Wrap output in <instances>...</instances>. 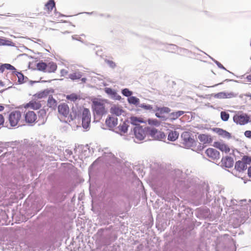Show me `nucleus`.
I'll return each mask as SVG.
<instances>
[{"label":"nucleus","instance_id":"obj_1","mask_svg":"<svg viewBox=\"0 0 251 251\" xmlns=\"http://www.w3.org/2000/svg\"><path fill=\"white\" fill-rule=\"evenodd\" d=\"M92 108L94 114L98 116H102L107 113V110L105 107V100L95 98L92 100Z\"/></svg>","mask_w":251,"mask_h":251},{"label":"nucleus","instance_id":"obj_2","mask_svg":"<svg viewBox=\"0 0 251 251\" xmlns=\"http://www.w3.org/2000/svg\"><path fill=\"white\" fill-rule=\"evenodd\" d=\"M191 136V134L188 131H184L181 134L182 144L184 147L190 148L196 145L197 143Z\"/></svg>","mask_w":251,"mask_h":251},{"label":"nucleus","instance_id":"obj_3","mask_svg":"<svg viewBox=\"0 0 251 251\" xmlns=\"http://www.w3.org/2000/svg\"><path fill=\"white\" fill-rule=\"evenodd\" d=\"M8 121L11 126L20 125L22 121V114L19 111H14L10 113L8 116Z\"/></svg>","mask_w":251,"mask_h":251},{"label":"nucleus","instance_id":"obj_4","mask_svg":"<svg viewBox=\"0 0 251 251\" xmlns=\"http://www.w3.org/2000/svg\"><path fill=\"white\" fill-rule=\"evenodd\" d=\"M233 120L237 125H244L251 121L250 117L246 113L238 112L234 115Z\"/></svg>","mask_w":251,"mask_h":251},{"label":"nucleus","instance_id":"obj_5","mask_svg":"<svg viewBox=\"0 0 251 251\" xmlns=\"http://www.w3.org/2000/svg\"><path fill=\"white\" fill-rule=\"evenodd\" d=\"M82 113V125L83 128L87 129L89 127L91 122V113L88 108H84Z\"/></svg>","mask_w":251,"mask_h":251},{"label":"nucleus","instance_id":"obj_6","mask_svg":"<svg viewBox=\"0 0 251 251\" xmlns=\"http://www.w3.org/2000/svg\"><path fill=\"white\" fill-rule=\"evenodd\" d=\"M166 50L167 51L172 53H177L180 55H182L181 53L187 54L188 52L187 50L178 48L175 45H169L166 47Z\"/></svg>","mask_w":251,"mask_h":251},{"label":"nucleus","instance_id":"obj_7","mask_svg":"<svg viewBox=\"0 0 251 251\" xmlns=\"http://www.w3.org/2000/svg\"><path fill=\"white\" fill-rule=\"evenodd\" d=\"M199 140L202 143V145L199 143L200 146L198 148L200 151L203 149L204 144H210L212 142V139L210 135L206 134H200L198 136Z\"/></svg>","mask_w":251,"mask_h":251},{"label":"nucleus","instance_id":"obj_8","mask_svg":"<svg viewBox=\"0 0 251 251\" xmlns=\"http://www.w3.org/2000/svg\"><path fill=\"white\" fill-rule=\"evenodd\" d=\"M76 117V113L74 111L69 113V107L67 105H64V122H70Z\"/></svg>","mask_w":251,"mask_h":251},{"label":"nucleus","instance_id":"obj_9","mask_svg":"<svg viewBox=\"0 0 251 251\" xmlns=\"http://www.w3.org/2000/svg\"><path fill=\"white\" fill-rule=\"evenodd\" d=\"M213 146L226 153H228L230 151V148L228 145L226 144L223 141L215 142Z\"/></svg>","mask_w":251,"mask_h":251},{"label":"nucleus","instance_id":"obj_10","mask_svg":"<svg viewBox=\"0 0 251 251\" xmlns=\"http://www.w3.org/2000/svg\"><path fill=\"white\" fill-rule=\"evenodd\" d=\"M149 134L155 140H162L165 137V135L164 132L158 131L155 128H151L149 131Z\"/></svg>","mask_w":251,"mask_h":251},{"label":"nucleus","instance_id":"obj_11","mask_svg":"<svg viewBox=\"0 0 251 251\" xmlns=\"http://www.w3.org/2000/svg\"><path fill=\"white\" fill-rule=\"evenodd\" d=\"M205 154L210 159L215 160L220 158V152L216 149L209 148L205 151Z\"/></svg>","mask_w":251,"mask_h":251},{"label":"nucleus","instance_id":"obj_12","mask_svg":"<svg viewBox=\"0 0 251 251\" xmlns=\"http://www.w3.org/2000/svg\"><path fill=\"white\" fill-rule=\"evenodd\" d=\"M23 106L25 108H31L33 110H38L41 107V104L39 101L32 100L28 103L24 104Z\"/></svg>","mask_w":251,"mask_h":251},{"label":"nucleus","instance_id":"obj_13","mask_svg":"<svg viewBox=\"0 0 251 251\" xmlns=\"http://www.w3.org/2000/svg\"><path fill=\"white\" fill-rule=\"evenodd\" d=\"M134 131L135 137L139 140H143L146 136V132L141 126H136Z\"/></svg>","mask_w":251,"mask_h":251},{"label":"nucleus","instance_id":"obj_14","mask_svg":"<svg viewBox=\"0 0 251 251\" xmlns=\"http://www.w3.org/2000/svg\"><path fill=\"white\" fill-rule=\"evenodd\" d=\"M25 121L29 124L34 123L37 119L36 114L33 111H28L25 115Z\"/></svg>","mask_w":251,"mask_h":251},{"label":"nucleus","instance_id":"obj_15","mask_svg":"<svg viewBox=\"0 0 251 251\" xmlns=\"http://www.w3.org/2000/svg\"><path fill=\"white\" fill-rule=\"evenodd\" d=\"M171 109L167 107H158L156 109L155 116L160 118H164V114L169 113Z\"/></svg>","mask_w":251,"mask_h":251},{"label":"nucleus","instance_id":"obj_16","mask_svg":"<svg viewBox=\"0 0 251 251\" xmlns=\"http://www.w3.org/2000/svg\"><path fill=\"white\" fill-rule=\"evenodd\" d=\"M105 124L108 127L113 128L117 125L118 119L117 118L109 116L106 119Z\"/></svg>","mask_w":251,"mask_h":251},{"label":"nucleus","instance_id":"obj_17","mask_svg":"<svg viewBox=\"0 0 251 251\" xmlns=\"http://www.w3.org/2000/svg\"><path fill=\"white\" fill-rule=\"evenodd\" d=\"M128 126L126 122H124L120 124V125L116 128V132L119 133L120 134H123L126 133L127 131Z\"/></svg>","mask_w":251,"mask_h":251},{"label":"nucleus","instance_id":"obj_18","mask_svg":"<svg viewBox=\"0 0 251 251\" xmlns=\"http://www.w3.org/2000/svg\"><path fill=\"white\" fill-rule=\"evenodd\" d=\"M247 167V165L242 159L237 161L235 164V168L239 172L244 171L246 169Z\"/></svg>","mask_w":251,"mask_h":251},{"label":"nucleus","instance_id":"obj_19","mask_svg":"<svg viewBox=\"0 0 251 251\" xmlns=\"http://www.w3.org/2000/svg\"><path fill=\"white\" fill-rule=\"evenodd\" d=\"M130 122L133 125L136 126H139V125L141 123H144V121L143 119L142 118L132 116L130 118Z\"/></svg>","mask_w":251,"mask_h":251},{"label":"nucleus","instance_id":"obj_20","mask_svg":"<svg viewBox=\"0 0 251 251\" xmlns=\"http://www.w3.org/2000/svg\"><path fill=\"white\" fill-rule=\"evenodd\" d=\"M214 131L219 135L222 136L224 137H230V134L228 132L222 128H216L214 129Z\"/></svg>","mask_w":251,"mask_h":251},{"label":"nucleus","instance_id":"obj_21","mask_svg":"<svg viewBox=\"0 0 251 251\" xmlns=\"http://www.w3.org/2000/svg\"><path fill=\"white\" fill-rule=\"evenodd\" d=\"M222 161L226 167L230 168L233 165V160L230 157L226 156L223 158Z\"/></svg>","mask_w":251,"mask_h":251},{"label":"nucleus","instance_id":"obj_22","mask_svg":"<svg viewBox=\"0 0 251 251\" xmlns=\"http://www.w3.org/2000/svg\"><path fill=\"white\" fill-rule=\"evenodd\" d=\"M110 112L116 116H120L124 113V111L121 108L115 105L111 108Z\"/></svg>","mask_w":251,"mask_h":251},{"label":"nucleus","instance_id":"obj_23","mask_svg":"<svg viewBox=\"0 0 251 251\" xmlns=\"http://www.w3.org/2000/svg\"><path fill=\"white\" fill-rule=\"evenodd\" d=\"M57 69V65L54 62H50L47 64V69L46 70V73H53Z\"/></svg>","mask_w":251,"mask_h":251},{"label":"nucleus","instance_id":"obj_24","mask_svg":"<svg viewBox=\"0 0 251 251\" xmlns=\"http://www.w3.org/2000/svg\"><path fill=\"white\" fill-rule=\"evenodd\" d=\"M47 105L49 107L55 109L57 107V102L52 96H50L48 100Z\"/></svg>","mask_w":251,"mask_h":251},{"label":"nucleus","instance_id":"obj_25","mask_svg":"<svg viewBox=\"0 0 251 251\" xmlns=\"http://www.w3.org/2000/svg\"><path fill=\"white\" fill-rule=\"evenodd\" d=\"M179 136V133L176 131H171L168 134V139L171 141L176 140Z\"/></svg>","mask_w":251,"mask_h":251},{"label":"nucleus","instance_id":"obj_26","mask_svg":"<svg viewBox=\"0 0 251 251\" xmlns=\"http://www.w3.org/2000/svg\"><path fill=\"white\" fill-rule=\"evenodd\" d=\"M66 99L71 101L75 102L78 100H80V96L76 94L72 93L67 95Z\"/></svg>","mask_w":251,"mask_h":251},{"label":"nucleus","instance_id":"obj_27","mask_svg":"<svg viewBox=\"0 0 251 251\" xmlns=\"http://www.w3.org/2000/svg\"><path fill=\"white\" fill-rule=\"evenodd\" d=\"M82 76V74L79 71H76L69 75V78L71 79L74 80L80 79Z\"/></svg>","mask_w":251,"mask_h":251},{"label":"nucleus","instance_id":"obj_28","mask_svg":"<svg viewBox=\"0 0 251 251\" xmlns=\"http://www.w3.org/2000/svg\"><path fill=\"white\" fill-rule=\"evenodd\" d=\"M184 113L183 111H177L171 113L170 115V118L172 120H176Z\"/></svg>","mask_w":251,"mask_h":251},{"label":"nucleus","instance_id":"obj_29","mask_svg":"<svg viewBox=\"0 0 251 251\" xmlns=\"http://www.w3.org/2000/svg\"><path fill=\"white\" fill-rule=\"evenodd\" d=\"M75 150L74 147H73L71 149H67L65 151H66V158L67 160H69L70 161H72V159L74 158V156L73 154V150Z\"/></svg>","mask_w":251,"mask_h":251},{"label":"nucleus","instance_id":"obj_30","mask_svg":"<svg viewBox=\"0 0 251 251\" xmlns=\"http://www.w3.org/2000/svg\"><path fill=\"white\" fill-rule=\"evenodd\" d=\"M55 7L54 1H49L45 5V9L48 12H50Z\"/></svg>","mask_w":251,"mask_h":251},{"label":"nucleus","instance_id":"obj_31","mask_svg":"<svg viewBox=\"0 0 251 251\" xmlns=\"http://www.w3.org/2000/svg\"><path fill=\"white\" fill-rule=\"evenodd\" d=\"M36 67L38 70L46 72V70L47 69V64L41 61L37 64Z\"/></svg>","mask_w":251,"mask_h":251},{"label":"nucleus","instance_id":"obj_32","mask_svg":"<svg viewBox=\"0 0 251 251\" xmlns=\"http://www.w3.org/2000/svg\"><path fill=\"white\" fill-rule=\"evenodd\" d=\"M49 91L48 90H44L36 94L34 96L38 99H41L46 97L49 95Z\"/></svg>","mask_w":251,"mask_h":251},{"label":"nucleus","instance_id":"obj_33","mask_svg":"<svg viewBox=\"0 0 251 251\" xmlns=\"http://www.w3.org/2000/svg\"><path fill=\"white\" fill-rule=\"evenodd\" d=\"M1 66L2 73L4 71V70L5 69L9 70H11V71H14V70H16L15 67L10 64L5 63V64L1 65Z\"/></svg>","mask_w":251,"mask_h":251},{"label":"nucleus","instance_id":"obj_34","mask_svg":"<svg viewBox=\"0 0 251 251\" xmlns=\"http://www.w3.org/2000/svg\"><path fill=\"white\" fill-rule=\"evenodd\" d=\"M128 101L129 103L133 104H138L139 103V99L135 97H130L128 99Z\"/></svg>","mask_w":251,"mask_h":251},{"label":"nucleus","instance_id":"obj_35","mask_svg":"<svg viewBox=\"0 0 251 251\" xmlns=\"http://www.w3.org/2000/svg\"><path fill=\"white\" fill-rule=\"evenodd\" d=\"M221 118L224 121H227L229 119V114L225 111L221 112Z\"/></svg>","mask_w":251,"mask_h":251},{"label":"nucleus","instance_id":"obj_36","mask_svg":"<svg viewBox=\"0 0 251 251\" xmlns=\"http://www.w3.org/2000/svg\"><path fill=\"white\" fill-rule=\"evenodd\" d=\"M242 159L243 160V161L245 162L246 165L250 164L251 163V156H249L247 155H244Z\"/></svg>","mask_w":251,"mask_h":251},{"label":"nucleus","instance_id":"obj_37","mask_svg":"<svg viewBox=\"0 0 251 251\" xmlns=\"http://www.w3.org/2000/svg\"><path fill=\"white\" fill-rule=\"evenodd\" d=\"M122 94L126 97H130L132 95V92L130 91L128 89L126 88L122 90Z\"/></svg>","mask_w":251,"mask_h":251},{"label":"nucleus","instance_id":"obj_38","mask_svg":"<svg viewBox=\"0 0 251 251\" xmlns=\"http://www.w3.org/2000/svg\"><path fill=\"white\" fill-rule=\"evenodd\" d=\"M16 75L18 78V81L20 83H23L24 81V76L23 74L18 72Z\"/></svg>","mask_w":251,"mask_h":251},{"label":"nucleus","instance_id":"obj_39","mask_svg":"<svg viewBox=\"0 0 251 251\" xmlns=\"http://www.w3.org/2000/svg\"><path fill=\"white\" fill-rule=\"evenodd\" d=\"M108 64L111 67V68H114L116 67V64L115 62H114L112 61L108 60L107 61Z\"/></svg>","mask_w":251,"mask_h":251},{"label":"nucleus","instance_id":"obj_40","mask_svg":"<svg viewBox=\"0 0 251 251\" xmlns=\"http://www.w3.org/2000/svg\"><path fill=\"white\" fill-rule=\"evenodd\" d=\"M141 107L145 109H147V110H151L152 109V106L151 105H144V104H142L141 105Z\"/></svg>","mask_w":251,"mask_h":251},{"label":"nucleus","instance_id":"obj_41","mask_svg":"<svg viewBox=\"0 0 251 251\" xmlns=\"http://www.w3.org/2000/svg\"><path fill=\"white\" fill-rule=\"evenodd\" d=\"M246 137L250 138L251 137V131L250 130H247L244 133Z\"/></svg>","mask_w":251,"mask_h":251},{"label":"nucleus","instance_id":"obj_42","mask_svg":"<svg viewBox=\"0 0 251 251\" xmlns=\"http://www.w3.org/2000/svg\"><path fill=\"white\" fill-rule=\"evenodd\" d=\"M4 122V117L2 114H0V126L3 124Z\"/></svg>","mask_w":251,"mask_h":251},{"label":"nucleus","instance_id":"obj_43","mask_svg":"<svg viewBox=\"0 0 251 251\" xmlns=\"http://www.w3.org/2000/svg\"><path fill=\"white\" fill-rule=\"evenodd\" d=\"M63 109V105H59L58 106V110L59 113H62V110Z\"/></svg>","mask_w":251,"mask_h":251},{"label":"nucleus","instance_id":"obj_44","mask_svg":"<svg viewBox=\"0 0 251 251\" xmlns=\"http://www.w3.org/2000/svg\"><path fill=\"white\" fill-rule=\"evenodd\" d=\"M248 174L250 177H251V166L248 168Z\"/></svg>","mask_w":251,"mask_h":251},{"label":"nucleus","instance_id":"obj_45","mask_svg":"<svg viewBox=\"0 0 251 251\" xmlns=\"http://www.w3.org/2000/svg\"><path fill=\"white\" fill-rule=\"evenodd\" d=\"M105 91L107 93V94H111L112 90L110 88H107L106 90H105Z\"/></svg>","mask_w":251,"mask_h":251},{"label":"nucleus","instance_id":"obj_46","mask_svg":"<svg viewBox=\"0 0 251 251\" xmlns=\"http://www.w3.org/2000/svg\"><path fill=\"white\" fill-rule=\"evenodd\" d=\"M247 78L249 81L251 82V75H248Z\"/></svg>","mask_w":251,"mask_h":251},{"label":"nucleus","instance_id":"obj_47","mask_svg":"<svg viewBox=\"0 0 251 251\" xmlns=\"http://www.w3.org/2000/svg\"><path fill=\"white\" fill-rule=\"evenodd\" d=\"M4 106L3 105H1L0 104V112L3 111L4 110Z\"/></svg>","mask_w":251,"mask_h":251},{"label":"nucleus","instance_id":"obj_48","mask_svg":"<svg viewBox=\"0 0 251 251\" xmlns=\"http://www.w3.org/2000/svg\"><path fill=\"white\" fill-rule=\"evenodd\" d=\"M152 124H153L155 125H157L158 124V123L156 120H155V121L153 120V121H152Z\"/></svg>","mask_w":251,"mask_h":251},{"label":"nucleus","instance_id":"obj_49","mask_svg":"<svg viewBox=\"0 0 251 251\" xmlns=\"http://www.w3.org/2000/svg\"><path fill=\"white\" fill-rule=\"evenodd\" d=\"M86 80L87 79L85 77H83L81 79V81L82 82H83V83H85L86 81Z\"/></svg>","mask_w":251,"mask_h":251},{"label":"nucleus","instance_id":"obj_50","mask_svg":"<svg viewBox=\"0 0 251 251\" xmlns=\"http://www.w3.org/2000/svg\"><path fill=\"white\" fill-rule=\"evenodd\" d=\"M247 97H249L250 99H251V94H248L247 95Z\"/></svg>","mask_w":251,"mask_h":251},{"label":"nucleus","instance_id":"obj_51","mask_svg":"<svg viewBox=\"0 0 251 251\" xmlns=\"http://www.w3.org/2000/svg\"><path fill=\"white\" fill-rule=\"evenodd\" d=\"M0 72L2 73V68H1V65H0Z\"/></svg>","mask_w":251,"mask_h":251}]
</instances>
